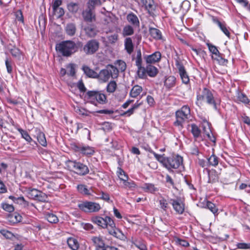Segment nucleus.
<instances>
[{
  "label": "nucleus",
  "mask_w": 250,
  "mask_h": 250,
  "mask_svg": "<svg viewBox=\"0 0 250 250\" xmlns=\"http://www.w3.org/2000/svg\"><path fill=\"white\" fill-rule=\"evenodd\" d=\"M0 208H1L5 211L9 213L12 212L14 211V207L12 205L7 204L6 203H2L0 204Z\"/></svg>",
  "instance_id": "3c124183"
},
{
  "label": "nucleus",
  "mask_w": 250,
  "mask_h": 250,
  "mask_svg": "<svg viewBox=\"0 0 250 250\" xmlns=\"http://www.w3.org/2000/svg\"><path fill=\"white\" fill-rule=\"evenodd\" d=\"M10 218L11 222L13 223H16L21 221L22 217L19 213H14L10 216Z\"/></svg>",
  "instance_id": "6e6d98bb"
},
{
  "label": "nucleus",
  "mask_w": 250,
  "mask_h": 250,
  "mask_svg": "<svg viewBox=\"0 0 250 250\" xmlns=\"http://www.w3.org/2000/svg\"><path fill=\"white\" fill-rule=\"evenodd\" d=\"M144 59L147 64L158 62L161 59V53L159 51H155L152 54L145 55Z\"/></svg>",
  "instance_id": "2eb2a0df"
},
{
  "label": "nucleus",
  "mask_w": 250,
  "mask_h": 250,
  "mask_svg": "<svg viewBox=\"0 0 250 250\" xmlns=\"http://www.w3.org/2000/svg\"><path fill=\"white\" fill-rule=\"evenodd\" d=\"M115 64L116 65V68L118 69V72H124L125 71L126 68V65L125 62L122 60H117L115 62Z\"/></svg>",
  "instance_id": "8fccbe9b"
},
{
  "label": "nucleus",
  "mask_w": 250,
  "mask_h": 250,
  "mask_svg": "<svg viewBox=\"0 0 250 250\" xmlns=\"http://www.w3.org/2000/svg\"><path fill=\"white\" fill-rule=\"evenodd\" d=\"M126 20L131 25L134 27H138L140 26V21L136 15L133 12L129 13L126 16Z\"/></svg>",
  "instance_id": "a211bd4d"
},
{
  "label": "nucleus",
  "mask_w": 250,
  "mask_h": 250,
  "mask_svg": "<svg viewBox=\"0 0 250 250\" xmlns=\"http://www.w3.org/2000/svg\"><path fill=\"white\" fill-rule=\"evenodd\" d=\"M174 210L179 214H182L185 210V204L180 199L169 200Z\"/></svg>",
  "instance_id": "4468645a"
},
{
  "label": "nucleus",
  "mask_w": 250,
  "mask_h": 250,
  "mask_svg": "<svg viewBox=\"0 0 250 250\" xmlns=\"http://www.w3.org/2000/svg\"><path fill=\"white\" fill-rule=\"evenodd\" d=\"M117 87V83L114 81H111L107 85L106 87V90L108 93H114Z\"/></svg>",
  "instance_id": "49530a36"
},
{
  "label": "nucleus",
  "mask_w": 250,
  "mask_h": 250,
  "mask_svg": "<svg viewBox=\"0 0 250 250\" xmlns=\"http://www.w3.org/2000/svg\"><path fill=\"white\" fill-rule=\"evenodd\" d=\"M190 8V3L188 0H184L180 5V10L182 13H187Z\"/></svg>",
  "instance_id": "a18cd8bd"
},
{
  "label": "nucleus",
  "mask_w": 250,
  "mask_h": 250,
  "mask_svg": "<svg viewBox=\"0 0 250 250\" xmlns=\"http://www.w3.org/2000/svg\"><path fill=\"white\" fill-rule=\"evenodd\" d=\"M71 147L76 152L86 156H91L95 152L94 147L83 144L74 143L71 145Z\"/></svg>",
  "instance_id": "1a4fd4ad"
},
{
  "label": "nucleus",
  "mask_w": 250,
  "mask_h": 250,
  "mask_svg": "<svg viewBox=\"0 0 250 250\" xmlns=\"http://www.w3.org/2000/svg\"><path fill=\"white\" fill-rule=\"evenodd\" d=\"M135 64L137 67H140L142 64V53L141 50H138L136 53V57L135 58Z\"/></svg>",
  "instance_id": "864d4df0"
},
{
  "label": "nucleus",
  "mask_w": 250,
  "mask_h": 250,
  "mask_svg": "<svg viewBox=\"0 0 250 250\" xmlns=\"http://www.w3.org/2000/svg\"><path fill=\"white\" fill-rule=\"evenodd\" d=\"M146 71L147 75L150 77H155L158 73V69L150 64L146 66Z\"/></svg>",
  "instance_id": "c756f323"
},
{
  "label": "nucleus",
  "mask_w": 250,
  "mask_h": 250,
  "mask_svg": "<svg viewBox=\"0 0 250 250\" xmlns=\"http://www.w3.org/2000/svg\"><path fill=\"white\" fill-rule=\"evenodd\" d=\"M67 242L69 247L72 250H77L78 249L79 244L76 238L69 237L67 239Z\"/></svg>",
  "instance_id": "2f4dec72"
},
{
  "label": "nucleus",
  "mask_w": 250,
  "mask_h": 250,
  "mask_svg": "<svg viewBox=\"0 0 250 250\" xmlns=\"http://www.w3.org/2000/svg\"><path fill=\"white\" fill-rule=\"evenodd\" d=\"M208 183H215L218 181L219 179L217 172L215 170L209 171L208 173Z\"/></svg>",
  "instance_id": "a19ab883"
},
{
  "label": "nucleus",
  "mask_w": 250,
  "mask_h": 250,
  "mask_svg": "<svg viewBox=\"0 0 250 250\" xmlns=\"http://www.w3.org/2000/svg\"><path fill=\"white\" fill-rule=\"evenodd\" d=\"M83 29L86 35L90 38L95 37L98 32V30L94 24L87 25L84 26Z\"/></svg>",
  "instance_id": "6ab92c4d"
},
{
  "label": "nucleus",
  "mask_w": 250,
  "mask_h": 250,
  "mask_svg": "<svg viewBox=\"0 0 250 250\" xmlns=\"http://www.w3.org/2000/svg\"><path fill=\"white\" fill-rule=\"evenodd\" d=\"M134 245L140 250H145L146 249V245L143 242L139 241H135L133 242Z\"/></svg>",
  "instance_id": "338daca9"
},
{
  "label": "nucleus",
  "mask_w": 250,
  "mask_h": 250,
  "mask_svg": "<svg viewBox=\"0 0 250 250\" xmlns=\"http://www.w3.org/2000/svg\"><path fill=\"white\" fill-rule=\"evenodd\" d=\"M150 153H152L154 155L155 159L158 161L160 162L163 166V164H164L165 161H166L167 157H164V155L158 154L153 151H151Z\"/></svg>",
  "instance_id": "bf43d9fd"
},
{
  "label": "nucleus",
  "mask_w": 250,
  "mask_h": 250,
  "mask_svg": "<svg viewBox=\"0 0 250 250\" xmlns=\"http://www.w3.org/2000/svg\"><path fill=\"white\" fill-rule=\"evenodd\" d=\"M176 83V78L173 76H170L167 77L165 82L164 85L167 89L174 87Z\"/></svg>",
  "instance_id": "a878e982"
},
{
  "label": "nucleus",
  "mask_w": 250,
  "mask_h": 250,
  "mask_svg": "<svg viewBox=\"0 0 250 250\" xmlns=\"http://www.w3.org/2000/svg\"><path fill=\"white\" fill-rule=\"evenodd\" d=\"M5 63L6 67L7 72L8 74H12L13 72V67L11 61H10L8 58H6L5 61Z\"/></svg>",
  "instance_id": "e2e57ef3"
},
{
  "label": "nucleus",
  "mask_w": 250,
  "mask_h": 250,
  "mask_svg": "<svg viewBox=\"0 0 250 250\" xmlns=\"http://www.w3.org/2000/svg\"><path fill=\"white\" fill-rule=\"evenodd\" d=\"M67 8L69 12L76 14L79 11L80 7L78 3L71 2L67 4Z\"/></svg>",
  "instance_id": "58836bf2"
},
{
  "label": "nucleus",
  "mask_w": 250,
  "mask_h": 250,
  "mask_svg": "<svg viewBox=\"0 0 250 250\" xmlns=\"http://www.w3.org/2000/svg\"><path fill=\"white\" fill-rule=\"evenodd\" d=\"M78 207L85 213L97 212L101 208L99 203L88 201H84L79 203Z\"/></svg>",
  "instance_id": "6e6552de"
},
{
  "label": "nucleus",
  "mask_w": 250,
  "mask_h": 250,
  "mask_svg": "<svg viewBox=\"0 0 250 250\" xmlns=\"http://www.w3.org/2000/svg\"><path fill=\"white\" fill-rule=\"evenodd\" d=\"M142 188L145 191L154 193L158 190L154 185L150 183H145L142 187Z\"/></svg>",
  "instance_id": "7c9ffc66"
},
{
  "label": "nucleus",
  "mask_w": 250,
  "mask_h": 250,
  "mask_svg": "<svg viewBox=\"0 0 250 250\" xmlns=\"http://www.w3.org/2000/svg\"><path fill=\"white\" fill-rule=\"evenodd\" d=\"M47 195L45 193L40 191L38 195V197H37L36 200H38L40 202H47Z\"/></svg>",
  "instance_id": "13d9d810"
},
{
  "label": "nucleus",
  "mask_w": 250,
  "mask_h": 250,
  "mask_svg": "<svg viewBox=\"0 0 250 250\" xmlns=\"http://www.w3.org/2000/svg\"><path fill=\"white\" fill-rule=\"evenodd\" d=\"M82 69L87 77L96 79L97 73L89 66L84 65L82 66Z\"/></svg>",
  "instance_id": "aec40b11"
},
{
  "label": "nucleus",
  "mask_w": 250,
  "mask_h": 250,
  "mask_svg": "<svg viewBox=\"0 0 250 250\" xmlns=\"http://www.w3.org/2000/svg\"><path fill=\"white\" fill-rule=\"evenodd\" d=\"M196 100V104H201L202 102L205 101L208 104L212 105L215 110H218V105L220 104V100L215 98L212 91L206 87H204L200 92H197Z\"/></svg>",
  "instance_id": "f03ea898"
},
{
  "label": "nucleus",
  "mask_w": 250,
  "mask_h": 250,
  "mask_svg": "<svg viewBox=\"0 0 250 250\" xmlns=\"http://www.w3.org/2000/svg\"><path fill=\"white\" fill-rule=\"evenodd\" d=\"M190 126L191 132L192 133L193 137L195 139L198 138L200 136H201V130L196 125L192 124L190 125Z\"/></svg>",
  "instance_id": "4c0bfd02"
},
{
  "label": "nucleus",
  "mask_w": 250,
  "mask_h": 250,
  "mask_svg": "<svg viewBox=\"0 0 250 250\" xmlns=\"http://www.w3.org/2000/svg\"><path fill=\"white\" fill-rule=\"evenodd\" d=\"M77 189L80 193H81L83 195H91L90 190H91V189L90 188H88L85 185H83V184L78 185L77 186Z\"/></svg>",
  "instance_id": "393cba45"
},
{
  "label": "nucleus",
  "mask_w": 250,
  "mask_h": 250,
  "mask_svg": "<svg viewBox=\"0 0 250 250\" xmlns=\"http://www.w3.org/2000/svg\"><path fill=\"white\" fill-rule=\"evenodd\" d=\"M183 157L179 155H173L167 157L166 161L163 164V167L166 168L170 172H173V169H178L183 167Z\"/></svg>",
  "instance_id": "0eeeda50"
},
{
  "label": "nucleus",
  "mask_w": 250,
  "mask_h": 250,
  "mask_svg": "<svg viewBox=\"0 0 250 250\" xmlns=\"http://www.w3.org/2000/svg\"><path fill=\"white\" fill-rule=\"evenodd\" d=\"M117 174L120 180L122 181L123 183L125 182V181L128 179L127 175L121 168H118Z\"/></svg>",
  "instance_id": "de8ad7c7"
},
{
  "label": "nucleus",
  "mask_w": 250,
  "mask_h": 250,
  "mask_svg": "<svg viewBox=\"0 0 250 250\" xmlns=\"http://www.w3.org/2000/svg\"><path fill=\"white\" fill-rule=\"evenodd\" d=\"M207 45L209 51L212 54L214 55L216 57H217L219 55H220V53L215 46L211 44V43H207Z\"/></svg>",
  "instance_id": "4d7b16f0"
},
{
  "label": "nucleus",
  "mask_w": 250,
  "mask_h": 250,
  "mask_svg": "<svg viewBox=\"0 0 250 250\" xmlns=\"http://www.w3.org/2000/svg\"><path fill=\"white\" fill-rule=\"evenodd\" d=\"M190 109L188 105L183 106L180 110L175 113L176 121L173 124L179 129L183 128L184 124L189 118Z\"/></svg>",
  "instance_id": "39448f33"
},
{
  "label": "nucleus",
  "mask_w": 250,
  "mask_h": 250,
  "mask_svg": "<svg viewBox=\"0 0 250 250\" xmlns=\"http://www.w3.org/2000/svg\"><path fill=\"white\" fill-rule=\"evenodd\" d=\"M91 240L96 248V250H118L114 247L105 246L104 240L101 236L92 237Z\"/></svg>",
  "instance_id": "f8f14e48"
},
{
  "label": "nucleus",
  "mask_w": 250,
  "mask_h": 250,
  "mask_svg": "<svg viewBox=\"0 0 250 250\" xmlns=\"http://www.w3.org/2000/svg\"><path fill=\"white\" fill-rule=\"evenodd\" d=\"M149 32L151 36L157 40H161L162 38V33L161 31L157 28L150 27Z\"/></svg>",
  "instance_id": "b1692460"
},
{
  "label": "nucleus",
  "mask_w": 250,
  "mask_h": 250,
  "mask_svg": "<svg viewBox=\"0 0 250 250\" xmlns=\"http://www.w3.org/2000/svg\"><path fill=\"white\" fill-rule=\"evenodd\" d=\"M236 101L242 102L245 104H248L250 103V100L247 96L245 94L239 91V90L236 91Z\"/></svg>",
  "instance_id": "c85d7f7f"
},
{
  "label": "nucleus",
  "mask_w": 250,
  "mask_h": 250,
  "mask_svg": "<svg viewBox=\"0 0 250 250\" xmlns=\"http://www.w3.org/2000/svg\"><path fill=\"white\" fill-rule=\"evenodd\" d=\"M107 230L110 234L117 238L122 239L124 237L123 233L121 231L115 228V224L114 227L108 228Z\"/></svg>",
  "instance_id": "412c9836"
},
{
  "label": "nucleus",
  "mask_w": 250,
  "mask_h": 250,
  "mask_svg": "<svg viewBox=\"0 0 250 250\" xmlns=\"http://www.w3.org/2000/svg\"><path fill=\"white\" fill-rule=\"evenodd\" d=\"M16 20L22 23L24 22L23 16L21 10H19L15 12Z\"/></svg>",
  "instance_id": "69168bd1"
},
{
  "label": "nucleus",
  "mask_w": 250,
  "mask_h": 250,
  "mask_svg": "<svg viewBox=\"0 0 250 250\" xmlns=\"http://www.w3.org/2000/svg\"><path fill=\"white\" fill-rule=\"evenodd\" d=\"M118 77V70L117 68L111 64H108L104 69L97 73L96 79L102 83H106L110 78L116 79Z\"/></svg>",
  "instance_id": "20e7f679"
},
{
  "label": "nucleus",
  "mask_w": 250,
  "mask_h": 250,
  "mask_svg": "<svg viewBox=\"0 0 250 250\" xmlns=\"http://www.w3.org/2000/svg\"><path fill=\"white\" fill-rule=\"evenodd\" d=\"M64 29L67 35L73 36L75 34L76 32V25L74 23H68L66 24Z\"/></svg>",
  "instance_id": "5701e85b"
},
{
  "label": "nucleus",
  "mask_w": 250,
  "mask_h": 250,
  "mask_svg": "<svg viewBox=\"0 0 250 250\" xmlns=\"http://www.w3.org/2000/svg\"><path fill=\"white\" fill-rule=\"evenodd\" d=\"M18 130L21 133L22 138L24 139L28 143H31L32 141V139L30 136L27 131L21 128H18Z\"/></svg>",
  "instance_id": "09e8293b"
},
{
  "label": "nucleus",
  "mask_w": 250,
  "mask_h": 250,
  "mask_svg": "<svg viewBox=\"0 0 250 250\" xmlns=\"http://www.w3.org/2000/svg\"><path fill=\"white\" fill-rule=\"evenodd\" d=\"M123 187L125 188H129L131 190H134L137 187L135 183L131 179H128L125 182L123 183Z\"/></svg>",
  "instance_id": "c03bdc74"
},
{
  "label": "nucleus",
  "mask_w": 250,
  "mask_h": 250,
  "mask_svg": "<svg viewBox=\"0 0 250 250\" xmlns=\"http://www.w3.org/2000/svg\"><path fill=\"white\" fill-rule=\"evenodd\" d=\"M214 22H215L217 25L219 27L222 31L228 37H229V32L226 27V23L223 22H222L219 21L218 20H214Z\"/></svg>",
  "instance_id": "e433bc0d"
},
{
  "label": "nucleus",
  "mask_w": 250,
  "mask_h": 250,
  "mask_svg": "<svg viewBox=\"0 0 250 250\" xmlns=\"http://www.w3.org/2000/svg\"><path fill=\"white\" fill-rule=\"evenodd\" d=\"M54 14L56 15L57 18H60L64 14V9L62 7L57 8L56 10H53Z\"/></svg>",
  "instance_id": "0e129e2a"
},
{
  "label": "nucleus",
  "mask_w": 250,
  "mask_h": 250,
  "mask_svg": "<svg viewBox=\"0 0 250 250\" xmlns=\"http://www.w3.org/2000/svg\"><path fill=\"white\" fill-rule=\"evenodd\" d=\"M207 160L208 166L216 167L218 165L219 159L214 153L208 158Z\"/></svg>",
  "instance_id": "72a5a7b5"
},
{
  "label": "nucleus",
  "mask_w": 250,
  "mask_h": 250,
  "mask_svg": "<svg viewBox=\"0 0 250 250\" xmlns=\"http://www.w3.org/2000/svg\"><path fill=\"white\" fill-rule=\"evenodd\" d=\"M205 208H208L210 210L214 216H217L218 214V209L216 206L210 201H208L205 205Z\"/></svg>",
  "instance_id": "f704fd0d"
},
{
  "label": "nucleus",
  "mask_w": 250,
  "mask_h": 250,
  "mask_svg": "<svg viewBox=\"0 0 250 250\" xmlns=\"http://www.w3.org/2000/svg\"><path fill=\"white\" fill-rule=\"evenodd\" d=\"M92 222L95 224L101 227L102 228H112L114 227V222L113 220L108 216L103 218L100 216H95L92 218Z\"/></svg>",
  "instance_id": "9d476101"
},
{
  "label": "nucleus",
  "mask_w": 250,
  "mask_h": 250,
  "mask_svg": "<svg viewBox=\"0 0 250 250\" xmlns=\"http://www.w3.org/2000/svg\"><path fill=\"white\" fill-rule=\"evenodd\" d=\"M118 38L119 36L117 33H114L107 37L108 42L111 44L115 43L118 41Z\"/></svg>",
  "instance_id": "052dcab7"
},
{
  "label": "nucleus",
  "mask_w": 250,
  "mask_h": 250,
  "mask_svg": "<svg viewBox=\"0 0 250 250\" xmlns=\"http://www.w3.org/2000/svg\"><path fill=\"white\" fill-rule=\"evenodd\" d=\"M133 26L131 25L125 26L123 29V36L124 37L131 36L134 34Z\"/></svg>",
  "instance_id": "ea45409f"
},
{
  "label": "nucleus",
  "mask_w": 250,
  "mask_h": 250,
  "mask_svg": "<svg viewBox=\"0 0 250 250\" xmlns=\"http://www.w3.org/2000/svg\"><path fill=\"white\" fill-rule=\"evenodd\" d=\"M82 16L85 21L91 22L95 21L96 17L94 11L86 8L82 12Z\"/></svg>",
  "instance_id": "dca6fc26"
},
{
  "label": "nucleus",
  "mask_w": 250,
  "mask_h": 250,
  "mask_svg": "<svg viewBox=\"0 0 250 250\" xmlns=\"http://www.w3.org/2000/svg\"><path fill=\"white\" fill-rule=\"evenodd\" d=\"M142 87L138 85L134 86L129 93L130 96L133 98L137 97L142 91Z\"/></svg>",
  "instance_id": "c9c22d12"
},
{
  "label": "nucleus",
  "mask_w": 250,
  "mask_h": 250,
  "mask_svg": "<svg viewBox=\"0 0 250 250\" xmlns=\"http://www.w3.org/2000/svg\"><path fill=\"white\" fill-rule=\"evenodd\" d=\"M35 136L38 142L43 146H47V141L44 134L39 128H35L34 130Z\"/></svg>",
  "instance_id": "f3484780"
},
{
  "label": "nucleus",
  "mask_w": 250,
  "mask_h": 250,
  "mask_svg": "<svg viewBox=\"0 0 250 250\" xmlns=\"http://www.w3.org/2000/svg\"><path fill=\"white\" fill-rule=\"evenodd\" d=\"M76 64L70 63L66 66L67 69V74L68 76L73 77L76 74Z\"/></svg>",
  "instance_id": "79ce46f5"
},
{
  "label": "nucleus",
  "mask_w": 250,
  "mask_h": 250,
  "mask_svg": "<svg viewBox=\"0 0 250 250\" xmlns=\"http://www.w3.org/2000/svg\"><path fill=\"white\" fill-rule=\"evenodd\" d=\"M160 208L163 210L166 211L168 208V203L166 199L162 198L159 201Z\"/></svg>",
  "instance_id": "680f3d73"
},
{
  "label": "nucleus",
  "mask_w": 250,
  "mask_h": 250,
  "mask_svg": "<svg viewBox=\"0 0 250 250\" xmlns=\"http://www.w3.org/2000/svg\"><path fill=\"white\" fill-rule=\"evenodd\" d=\"M83 46V43L80 41L77 42L71 40L62 41L57 44L56 50L62 54L63 56L69 57L77 52L79 48Z\"/></svg>",
  "instance_id": "f257e3e1"
},
{
  "label": "nucleus",
  "mask_w": 250,
  "mask_h": 250,
  "mask_svg": "<svg viewBox=\"0 0 250 250\" xmlns=\"http://www.w3.org/2000/svg\"><path fill=\"white\" fill-rule=\"evenodd\" d=\"M101 0H88L86 3L87 8L94 11L96 6L102 5Z\"/></svg>",
  "instance_id": "473e14b6"
},
{
  "label": "nucleus",
  "mask_w": 250,
  "mask_h": 250,
  "mask_svg": "<svg viewBox=\"0 0 250 250\" xmlns=\"http://www.w3.org/2000/svg\"><path fill=\"white\" fill-rule=\"evenodd\" d=\"M84 100L95 106L98 104H104L107 103L106 96L101 91H88L84 97Z\"/></svg>",
  "instance_id": "7ed1b4c3"
},
{
  "label": "nucleus",
  "mask_w": 250,
  "mask_h": 250,
  "mask_svg": "<svg viewBox=\"0 0 250 250\" xmlns=\"http://www.w3.org/2000/svg\"><path fill=\"white\" fill-rule=\"evenodd\" d=\"M99 42L96 40L88 41L83 47V51L86 55L94 54L99 48Z\"/></svg>",
  "instance_id": "9b49d317"
},
{
  "label": "nucleus",
  "mask_w": 250,
  "mask_h": 250,
  "mask_svg": "<svg viewBox=\"0 0 250 250\" xmlns=\"http://www.w3.org/2000/svg\"><path fill=\"white\" fill-rule=\"evenodd\" d=\"M146 67L145 68L142 66L140 67H137V74L140 78L143 79L146 76Z\"/></svg>",
  "instance_id": "5fc2aeb1"
},
{
  "label": "nucleus",
  "mask_w": 250,
  "mask_h": 250,
  "mask_svg": "<svg viewBox=\"0 0 250 250\" xmlns=\"http://www.w3.org/2000/svg\"><path fill=\"white\" fill-rule=\"evenodd\" d=\"M125 47L126 52L130 54L132 53L134 49V45L131 38H126L125 40Z\"/></svg>",
  "instance_id": "bb28decb"
},
{
  "label": "nucleus",
  "mask_w": 250,
  "mask_h": 250,
  "mask_svg": "<svg viewBox=\"0 0 250 250\" xmlns=\"http://www.w3.org/2000/svg\"><path fill=\"white\" fill-rule=\"evenodd\" d=\"M65 165L69 169L73 170L79 176H85L89 172L87 166L80 162L68 160L65 162Z\"/></svg>",
  "instance_id": "423d86ee"
},
{
  "label": "nucleus",
  "mask_w": 250,
  "mask_h": 250,
  "mask_svg": "<svg viewBox=\"0 0 250 250\" xmlns=\"http://www.w3.org/2000/svg\"><path fill=\"white\" fill-rule=\"evenodd\" d=\"M142 104V103H139V101H137L132 107L128 109L127 111L124 112L123 113L121 114V116H125V117H129L131 115H132L134 111L139 108V107Z\"/></svg>",
  "instance_id": "4be33fe9"
},
{
  "label": "nucleus",
  "mask_w": 250,
  "mask_h": 250,
  "mask_svg": "<svg viewBox=\"0 0 250 250\" xmlns=\"http://www.w3.org/2000/svg\"><path fill=\"white\" fill-rule=\"evenodd\" d=\"M45 218L50 223L56 224L59 222L58 217L53 213H47L45 214Z\"/></svg>",
  "instance_id": "37998d69"
},
{
  "label": "nucleus",
  "mask_w": 250,
  "mask_h": 250,
  "mask_svg": "<svg viewBox=\"0 0 250 250\" xmlns=\"http://www.w3.org/2000/svg\"><path fill=\"white\" fill-rule=\"evenodd\" d=\"M236 246L239 249H250V243H238L236 244Z\"/></svg>",
  "instance_id": "774afa93"
},
{
  "label": "nucleus",
  "mask_w": 250,
  "mask_h": 250,
  "mask_svg": "<svg viewBox=\"0 0 250 250\" xmlns=\"http://www.w3.org/2000/svg\"><path fill=\"white\" fill-rule=\"evenodd\" d=\"M11 55L16 59L20 61L22 58V54L21 51L16 46H13L12 48L9 49Z\"/></svg>",
  "instance_id": "cd10ccee"
},
{
  "label": "nucleus",
  "mask_w": 250,
  "mask_h": 250,
  "mask_svg": "<svg viewBox=\"0 0 250 250\" xmlns=\"http://www.w3.org/2000/svg\"><path fill=\"white\" fill-rule=\"evenodd\" d=\"M175 65L178 70L182 82L185 84H188L189 82V79L183 64L179 59H177L175 61Z\"/></svg>",
  "instance_id": "ddd939ff"
},
{
  "label": "nucleus",
  "mask_w": 250,
  "mask_h": 250,
  "mask_svg": "<svg viewBox=\"0 0 250 250\" xmlns=\"http://www.w3.org/2000/svg\"><path fill=\"white\" fill-rule=\"evenodd\" d=\"M39 191L40 190H38L35 188H32L28 190L27 194L30 198L36 200L37 197H38V195L39 193Z\"/></svg>",
  "instance_id": "603ef678"
}]
</instances>
